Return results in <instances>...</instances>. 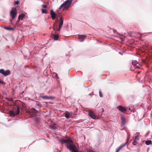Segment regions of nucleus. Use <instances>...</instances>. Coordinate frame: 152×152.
<instances>
[{
	"instance_id": "obj_1",
	"label": "nucleus",
	"mask_w": 152,
	"mask_h": 152,
	"mask_svg": "<svg viewBox=\"0 0 152 152\" xmlns=\"http://www.w3.org/2000/svg\"><path fill=\"white\" fill-rule=\"evenodd\" d=\"M62 143V142L66 143L67 147L72 152H78V150L75 145L73 144L72 141L70 139H61L60 140Z\"/></svg>"
},
{
	"instance_id": "obj_2",
	"label": "nucleus",
	"mask_w": 152,
	"mask_h": 152,
	"mask_svg": "<svg viewBox=\"0 0 152 152\" xmlns=\"http://www.w3.org/2000/svg\"><path fill=\"white\" fill-rule=\"evenodd\" d=\"M72 2V0H67L66 1L61 5L59 8V9H61L63 7H64V10H67L71 4Z\"/></svg>"
},
{
	"instance_id": "obj_3",
	"label": "nucleus",
	"mask_w": 152,
	"mask_h": 152,
	"mask_svg": "<svg viewBox=\"0 0 152 152\" xmlns=\"http://www.w3.org/2000/svg\"><path fill=\"white\" fill-rule=\"evenodd\" d=\"M17 13V12L16 9L15 8H12L10 12V16L12 18V20H10L11 22H12V20H14Z\"/></svg>"
},
{
	"instance_id": "obj_4",
	"label": "nucleus",
	"mask_w": 152,
	"mask_h": 152,
	"mask_svg": "<svg viewBox=\"0 0 152 152\" xmlns=\"http://www.w3.org/2000/svg\"><path fill=\"white\" fill-rule=\"evenodd\" d=\"M10 71L9 70H7L5 71L4 69H0V73L2 74L5 76H7L10 74Z\"/></svg>"
},
{
	"instance_id": "obj_5",
	"label": "nucleus",
	"mask_w": 152,
	"mask_h": 152,
	"mask_svg": "<svg viewBox=\"0 0 152 152\" xmlns=\"http://www.w3.org/2000/svg\"><path fill=\"white\" fill-rule=\"evenodd\" d=\"M20 107L19 106H17L14 107L13 111L16 115H18L20 113Z\"/></svg>"
},
{
	"instance_id": "obj_6",
	"label": "nucleus",
	"mask_w": 152,
	"mask_h": 152,
	"mask_svg": "<svg viewBox=\"0 0 152 152\" xmlns=\"http://www.w3.org/2000/svg\"><path fill=\"white\" fill-rule=\"evenodd\" d=\"M38 113V111L34 108H33L29 112V114H32L34 115H36Z\"/></svg>"
},
{
	"instance_id": "obj_7",
	"label": "nucleus",
	"mask_w": 152,
	"mask_h": 152,
	"mask_svg": "<svg viewBox=\"0 0 152 152\" xmlns=\"http://www.w3.org/2000/svg\"><path fill=\"white\" fill-rule=\"evenodd\" d=\"M117 108L120 111L124 112H125L126 110V108L122 106L119 105L117 107Z\"/></svg>"
},
{
	"instance_id": "obj_8",
	"label": "nucleus",
	"mask_w": 152,
	"mask_h": 152,
	"mask_svg": "<svg viewBox=\"0 0 152 152\" xmlns=\"http://www.w3.org/2000/svg\"><path fill=\"white\" fill-rule=\"evenodd\" d=\"M63 23V20L62 18L61 17L60 18V22L59 23V28L57 29V30L58 31H60V29H61V28Z\"/></svg>"
},
{
	"instance_id": "obj_9",
	"label": "nucleus",
	"mask_w": 152,
	"mask_h": 152,
	"mask_svg": "<svg viewBox=\"0 0 152 152\" xmlns=\"http://www.w3.org/2000/svg\"><path fill=\"white\" fill-rule=\"evenodd\" d=\"M89 115L90 117L93 119H96L97 118V117L95 115V114L93 112H89Z\"/></svg>"
},
{
	"instance_id": "obj_10",
	"label": "nucleus",
	"mask_w": 152,
	"mask_h": 152,
	"mask_svg": "<svg viewBox=\"0 0 152 152\" xmlns=\"http://www.w3.org/2000/svg\"><path fill=\"white\" fill-rule=\"evenodd\" d=\"M50 14L53 20H54L56 17V14L52 10H50Z\"/></svg>"
},
{
	"instance_id": "obj_11",
	"label": "nucleus",
	"mask_w": 152,
	"mask_h": 152,
	"mask_svg": "<svg viewBox=\"0 0 152 152\" xmlns=\"http://www.w3.org/2000/svg\"><path fill=\"white\" fill-rule=\"evenodd\" d=\"M128 140H127V141L125 143L123 144H122V145H121L117 149V150L116 151V152H118L121 149H122L127 144L128 141Z\"/></svg>"
},
{
	"instance_id": "obj_12",
	"label": "nucleus",
	"mask_w": 152,
	"mask_h": 152,
	"mask_svg": "<svg viewBox=\"0 0 152 152\" xmlns=\"http://www.w3.org/2000/svg\"><path fill=\"white\" fill-rule=\"evenodd\" d=\"M86 36L85 35H80L79 36V39H81L82 40L80 41L83 42V41L84 39L86 38Z\"/></svg>"
},
{
	"instance_id": "obj_13",
	"label": "nucleus",
	"mask_w": 152,
	"mask_h": 152,
	"mask_svg": "<svg viewBox=\"0 0 152 152\" xmlns=\"http://www.w3.org/2000/svg\"><path fill=\"white\" fill-rule=\"evenodd\" d=\"M52 37L55 40H57L59 37V36L58 34H52Z\"/></svg>"
},
{
	"instance_id": "obj_14",
	"label": "nucleus",
	"mask_w": 152,
	"mask_h": 152,
	"mask_svg": "<svg viewBox=\"0 0 152 152\" xmlns=\"http://www.w3.org/2000/svg\"><path fill=\"white\" fill-rule=\"evenodd\" d=\"M9 113L10 115V116H15V113L14 111L13 110H10V111Z\"/></svg>"
},
{
	"instance_id": "obj_15",
	"label": "nucleus",
	"mask_w": 152,
	"mask_h": 152,
	"mask_svg": "<svg viewBox=\"0 0 152 152\" xmlns=\"http://www.w3.org/2000/svg\"><path fill=\"white\" fill-rule=\"evenodd\" d=\"M132 64L134 66H135L137 68H139L137 66H136L137 64H138V62L136 61H132Z\"/></svg>"
},
{
	"instance_id": "obj_16",
	"label": "nucleus",
	"mask_w": 152,
	"mask_h": 152,
	"mask_svg": "<svg viewBox=\"0 0 152 152\" xmlns=\"http://www.w3.org/2000/svg\"><path fill=\"white\" fill-rule=\"evenodd\" d=\"M42 98L43 99H51L52 98L51 96H42Z\"/></svg>"
},
{
	"instance_id": "obj_17",
	"label": "nucleus",
	"mask_w": 152,
	"mask_h": 152,
	"mask_svg": "<svg viewBox=\"0 0 152 152\" xmlns=\"http://www.w3.org/2000/svg\"><path fill=\"white\" fill-rule=\"evenodd\" d=\"M25 16V15L23 14H21L19 15L18 16V20L21 19V20H23V18Z\"/></svg>"
},
{
	"instance_id": "obj_18",
	"label": "nucleus",
	"mask_w": 152,
	"mask_h": 152,
	"mask_svg": "<svg viewBox=\"0 0 152 152\" xmlns=\"http://www.w3.org/2000/svg\"><path fill=\"white\" fill-rule=\"evenodd\" d=\"M151 143L152 142L150 140L146 141L145 142V144L147 145H150Z\"/></svg>"
},
{
	"instance_id": "obj_19",
	"label": "nucleus",
	"mask_w": 152,
	"mask_h": 152,
	"mask_svg": "<svg viewBox=\"0 0 152 152\" xmlns=\"http://www.w3.org/2000/svg\"><path fill=\"white\" fill-rule=\"evenodd\" d=\"M69 113H68V112H66L65 113V116L66 118H69Z\"/></svg>"
},
{
	"instance_id": "obj_20",
	"label": "nucleus",
	"mask_w": 152,
	"mask_h": 152,
	"mask_svg": "<svg viewBox=\"0 0 152 152\" xmlns=\"http://www.w3.org/2000/svg\"><path fill=\"white\" fill-rule=\"evenodd\" d=\"M121 122V126H124L126 124V120L122 121Z\"/></svg>"
},
{
	"instance_id": "obj_21",
	"label": "nucleus",
	"mask_w": 152,
	"mask_h": 152,
	"mask_svg": "<svg viewBox=\"0 0 152 152\" xmlns=\"http://www.w3.org/2000/svg\"><path fill=\"white\" fill-rule=\"evenodd\" d=\"M42 12V13H47L46 10L44 9H42L41 10Z\"/></svg>"
},
{
	"instance_id": "obj_22",
	"label": "nucleus",
	"mask_w": 152,
	"mask_h": 152,
	"mask_svg": "<svg viewBox=\"0 0 152 152\" xmlns=\"http://www.w3.org/2000/svg\"><path fill=\"white\" fill-rule=\"evenodd\" d=\"M120 118H121V120L122 121L125 120V119L124 118L122 115H121V116Z\"/></svg>"
},
{
	"instance_id": "obj_23",
	"label": "nucleus",
	"mask_w": 152,
	"mask_h": 152,
	"mask_svg": "<svg viewBox=\"0 0 152 152\" xmlns=\"http://www.w3.org/2000/svg\"><path fill=\"white\" fill-rule=\"evenodd\" d=\"M54 29L55 30L56 29H57V25L54 24L53 26Z\"/></svg>"
},
{
	"instance_id": "obj_24",
	"label": "nucleus",
	"mask_w": 152,
	"mask_h": 152,
	"mask_svg": "<svg viewBox=\"0 0 152 152\" xmlns=\"http://www.w3.org/2000/svg\"><path fill=\"white\" fill-rule=\"evenodd\" d=\"M138 139V136H136L135 137L134 140L135 141H137V140Z\"/></svg>"
},
{
	"instance_id": "obj_25",
	"label": "nucleus",
	"mask_w": 152,
	"mask_h": 152,
	"mask_svg": "<svg viewBox=\"0 0 152 152\" xmlns=\"http://www.w3.org/2000/svg\"><path fill=\"white\" fill-rule=\"evenodd\" d=\"M5 28L6 29L8 30H12V28H10L9 27H5Z\"/></svg>"
},
{
	"instance_id": "obj_26",
	"label": "nucleus",
	"mask_w": 152,
	"mask_h": 152,
	"mask_svg": "<svg viewBox=\"0 0 152 152\" xmlns=\"http://www.w3.org/2000/svg\"><path fill=\"white\" fill-rule=\"evenodd\" d=\"M99 95L100 97H102L103 96L102 94L101 91H99Z\"/></svg>"
},
{
	"instance_id": "obj_27",
	"label": "nucleus",
	"mask_w": 152,
	"mask_h": 152,
	"mask_svg": "<svg viewBox=\"0 0 152 152\" xmlns=\"http://www.w3.org/2000/svg\"><path fill=\"white\" fill-rule=\"evenodd\" d=\"M42 6L43 7V8H47V6L45 5H42Z\"/></svg>"
},
{
	"instance_id": "obj_28",
	"label": "nucleus",
	"mask_w": 152,
	"mask_h": 152,
	"mask_svg": "<svg viewBox=\"0 0 152 152\" xmlns=\"http://www.w3.org/2000/svg\"><path fill=\"white\" fill-rule=\"evenodd\" d=\"M136 143H137V142H136V141H135L134 140V141L132 142V144L134 145H136Z\"/></svg>"
},
{
	"instance_id": "obj_29",
	"label": "nucleus",
	"mask_w": 152,
	"mask_h": 152,
	"mask_svg": "<svg viewBox=\"0 0 152 152\" xmlns=\"http://www.w3.org/2000/svg\"><path fill=\"white\" fill-rule=\"evenodd\" d=\"M30 114V117L31 118H32L34 117V115H33L32 114Z\"/></svg>"
},
{
	"instance_id": "obj_30",
	"label": "nucleus",
	"mask_w": 152,
	"mask_h": 152,
	"mask_svg": "<svg viewBox=\"0 0 152 152\" xmlns=\"http://www.w3.org/2000/svg\"><path fill=\"white\" fill-rule=\"evenodd\" d=\"M15 3L16 4H19V2L18 1H16L15 2Z\"/></svg>"
},
{
	"instance_id": "obj_31",
	"label": "nucleus",
	"mask_w": 152,
	"mask_h": 152,
	"mask_svg": "<svg viewBox=\"0 0 152 152\" xmlns=\"http://www.w3.org/2000/svg\"><path fill=\"white\" fill-rule=\"evenodd\" d=\"M51 127L53 129H55V126L54 125H52L51 126Z\"/></svg>"
},
{
	"instance_id": "obj_32",
	"label": "nucleus",
	"mask_w": 152,
	"mask_h": 152,
	"mask_svg": "<svg viewBox=\"0 0 152 152\" xmlns=\"http://www.w3.org/2000/svg\"><path fill=\"white\" fill-rule=\"evenodd\" d=\"M9 101H11V102H12L13 101V100L12 99H9Z\"/></svg>"
},
{
	"instance_id": "obj_33",
	"label": "nucleus",
	"mask_w": 152,
	"mask_h": 152,
	"mask_svg": "<svg viewBox=\"0 0 152 152\" xmlns=\"http://www.w3.org/2000/svg\"><path fill=\"white\" fill-rule=\"evenodd\" d=\"M20 21V19H19L18 20V22Z\"/></svg>"
},
{
	"instance_id": "obj_34",
	"label": "nucleus",
	"mask_w": 152,
	"mask_h": 152,
	"mask_svg": "<svg viewBox=\"0 0 152 152\" xmlns=\"http://www.w3.org/2000/svg\"><path fill=\"white\" fill-rule=\"evenodd\" d=\"M2 81H0V83H2Z\"/></svg>"
},
{
	"instance_id": "obj_35",
	"label": "nucleus",
	"mask_w": 152,
	"mask_h": 152,
	"mask_svg": "<svg viewBox=\"0 0 152 152\" xmlns=\"http://www.w3.org/2000/svg\"><path fill=\"white\" fill-rule=\"evenodd\" d=\"M47 4H49V2H47Z\"/></svg>"
},
{
	"instance_id": "obj_36",
	"label": "nucleus",
	"mask_w": 152,
	"mask_h": 152,
	"mask_svg": "<svg viewBox=\"0 0 152 152\" xmlns=\"http://www.w3.org/2000/svg\"><path fill=\"white\" fill-rule=\"evenodd\" d=\"M140 73V72H138V74L139 73Z\"/></svg>"
},
{
	"instance_id": "obj_37",
	"label": "nucleus",
	"mask_w": 152,
	"mask_h": 152,
	"mask_svg": "<svg viewBox=\"0 0 152 152\" xmlns=\"http://www.w3.org/2000/svg\"><path fill=\"white\" fill-rule=\"evenodd\" d=\"M55 23H57V21H55Z\"/></svg>"
}]
</instances>
